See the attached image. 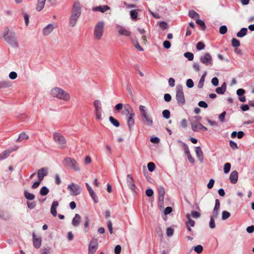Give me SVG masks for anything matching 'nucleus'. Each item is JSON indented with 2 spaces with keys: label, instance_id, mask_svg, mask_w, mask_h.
<instances>
[{
  "label": "nucleus",
  "instance_id": "37998d69",
  "mask_svg": "<svg viewBox=\"0 0 254 254\" xmlns=\"http://www.w3.org/2000/svg\"><path fill=\"white\" fill-rule=\"evenodd\" d=\"M178 142L182 144V147L183 148L185 154L190 152L189 148L186 143L180 140L178 141Z\"/></svg>",
  "mask_w": 254,
  "mask_h": 254
},
{
  "label": "nucleus",
  "instance_id": "f8f14e48",
  "mask_svg": "<svg viewBox=\"0 0 254 254\" xmlns=\"http://www.w3.org/2000/svg\"><path fill=\"white\" fill-rule=\"evenodd\" d=\"M98 245L97 240L92 239L88 246V254H94L98 249Z\"/></svg>",
  "mask_w": 254,
  "mask_h": 254
},
{
  "label": "nucleus",
  "instance_id": "39448f33",
  "mask_svg": "<svg viewBox=\"0 0 254 254\" xmlns=\"http://www.w3.org/2000/svg\"><path fill=\"white\" fill-rule=\"evenodd\" d=\"M176 99L179 105L183 106L185 104L186 100L183 87L181 85H178L176 87Z\"/></svg>",
  "mask_w": 254,
  "mask_h": 254
},
{
  "label": "nucleus",
  "instance_id": "bf43d9fd",
  "mask_svg": "<svg viewBox=\"0 0 254 254\" xmlns=\"http://www.w3.org/2000/svg\"><path fill=\"white\" fill-rule=\"evenodd\" d=\"M229 145L231 148L234 150H236L238 148L237 143L231 140L229 141Z\"/></svg>",
  "mask_w": 254,
  "mask_h": 254
},
{
  "label": "nucleus",
  "instance_id": "4d7b16f0",
  "mask_svg": "<svg viewBox=\"0 0 254 254\" xmlns=\"http://www.w3.org/2000/svg\"><path fill=\"white\" fill-rule=\"evenodd\" d=\"M187 156V158L189 161V162L193 164L194 163V162H195V160L191 156V154H190V152L189 153H186L185 154Z\"/></svg>",
  "mask_w": 254,
  "mask_h": 254
},
{
  "label": "nucleus",
  "instance_id": "9d476101",
  "mask_svg": "<svg viewBox=\"0 0 254 254\" xmlns=\"http://www.w3.org/2000/svg\"><path fill=\"white\" fill-rule=\"evenodd\" d=\"M67 189L72 192L70 194L73 196L79 194L81 191V187L73 183L69 184L67 187Z\"/></svg>",
  "mask_w": 254,
  "mask_h": 254
},
{
  "label": "nucleus",
  "instance_id": "423d86ee",
  "mask_svg": "<svg viewBox=\"0 0 254 254\" xmlns=\"http://www.w3.org/2000/svg\"><path fill=\"white\" fill-rule=\"evenodd\" d=\"M54 141L59 144L60 148L64 149L66 147V140L64 137L59 132H54L53 134Z\"/></svg>",
  "mask_w": 254,
  "mask_h": 254
},
{
  "label": "nucleus",
  "instance_id": "338daca9",
  "mask_svg": "<svg viewBox=\"0 0 254 254\" xmlns=\"http://www.w3.org/2000/svg\"><path fill=\"white\" fill-rule=\"evenodd\" d=\"M146 195L148 197H151L153 195L154 192L152 189H148L145 191Z\"/></svg>",
  "mask_w": 254,
  "mask_h": 254
},
{
  "label": "nucleus",
  "instance_id": "c756f323",
  "mask_svg": "<svg viewBox=\"0 0 254 254\" xmlns=\"http://www.w3.org/2000/svg\"><path fill=\"white\" fill-rule=\"evenodd\" d=\"M24 196L26 199L28 200H32L34 199L35 196L33 193L29 192L27 190L24 191Z\"/></svg>",
  "mask_w": 254,
  "mask_h": 254
},
{
  "label": "nucleus",
  "instance_id": "6e6d98bb",
  "mask_svg": "<svg viewBox=\"0 0 254 254\" xmlns=\"http://www.w3.org/2000/svg\"><path fill=\"white\" fill-rule=\"evenodd\" d=\"M186 85L189 88L193 87L194 86L193 80L190 78L188 79L186 81Z\"/></svg>",
  "mask_w": 254,
  "mask_h": 254
},
{
  "label": "nucleus",
  "instance_id": "13d9d810",
  "mask_svg": "<svg viewBox=\"0 0 254 254\" xmlns=\"http://www.w3.org/2000/svg\"><path fill=\"white\" fill-rule=\"evenodd\" d=\"M209 227L211 229H213L215 227L214 218H213V216H211L210 217V220L209 222Z\"/></svg>",
  "mask_w": 254,
  "mask_h": 254
},
{
  "label": "nucleus",
  "instance_id": "2eb2a0df",
  "mask_svg": "<svg viewBox=\"0 0 254 254\" xmlns=\"http://www.w3.org/2000/svg\"><path fill=\"white\" fill-rule=\"evenodd\" d=\"M48 174V170L47 168H42L38 170L37 172V175L38 179L40 181H42L44 177L47 176Z\"/></svg>",
  "mask_w": 254,
  "mask_h": 254
},
{
  "label": "nucleus",
  "instance_id": "e2e57ef3",
  "mask_svg": "<svg viewBox=\"0 0 254 254\" xmlns=\"http://www.w3.org/2000/svg\"><path fill=\"white\" fill-rule=\"evenodd\" d=\"M174 232V230L173 228L169 227L167 229L166 234L168 236L171 237L173 235Z\"/></svg>",
  "mask_w": 254,
  "mask_h": 254
},
{
  "label": "nucleus",
  "instance_id": "ea45409f",
  "mask_svg": "<svg viewBox=\"0 0 254 254\" xmlns=\"http://www.w3.org/2000/svg\"><path fill=\"white\" fill-rule=\"evenodd\" d=\"M206 72H205L202 75V76L201 77L200 79H199V81L198 82V85H197V87L198 88H201L203 87V84H204V78H205V76L206 75Z\"/></svg>",
  "mask_w": 254,
  "mask_h": 254
},
{
  "label": "nucleus",
  "instance_id": "6ab92c4d",
  "mask_svg": "<svg viewBox=\"0 0 254 254\" xmlns=\"http://www.w3.org/2000/svg\"><path fill=\"white\" fill-rule=\"evenodd\" d=\"M110 7L107 5H103L94 7L93 8L92 10L94 11H99L104 13L106 10L110 9Z\"/></svg>",
  "mask_w": 254,
  "mask_h": 254
},
{
  "label": "nucleus",
  "instance_id": "774afa93",
  "mask_svg": "<svg viewBox=\"0 0 254 254\" xmlns=\"http://www.w3.org/2000/svg\"><path fill=\"white\" fill-rule=\"evenodd\" d=\"M172 210H173V209H172V208L171 207L168 206V207L165 208V210L164 211V213L165 215L169 214H170L172 212Z\"/></svg>",
  "mask_w": 254,
  "mask_h": 254
},
{
  "label": "nucleus",
  "instance_id": "680f3d73",
  "mask_svg": "<svg viewBox=\"0 0 254 254\" xmlns=\"http://www.w3.org/2000/svg\"><path fill=\"white\" fill-rule=\"evenodd\" d=\"M10 86V83L8 81H1L0 82V87L6 88Z\"/></svg>",
  "mask_w": 254,
  "mask_h": 254
},
{
  "label": "nucleus",
  "instance_id": "7ed1b4c3",
  "mask_svg": "<svg viewBox=\"0 0 254 254\" xmlns=\"http://www.w3.org/2000/svg\"><path fill=\"white\" fill-rule=\"evenodd\" d=\"M51 95L54 97H56L64 101H68L70 99L69 94L61 88L55 87L51 90Z\"/></svg>",
  "mask_w": 254,
  "mask_h": 254
},
{
  "label": "nucleus",
  "instance_id": "412c9836",
  "mask_svg": "<svg viewBox=\"0 0 254 254\" xmlns=\"http://www.w3.org/2000/svg\"><path fill=\"white\" fill-rule=\"evenodd\" d=\"M237 94L239 96L238 99L240 101L244 102L246 101V97L244 95L245 90L242 88H240L237 90Z\"/></svg>",
  "mask_w": 254,
  "mask_h": 254
},
{
  "label": "nucleus",
  "instance_id": "864d4df0",
  "mask_svg": "<svg viewBox=\"0 0 254 254\" xmlns=\"http://www.w3.org/2000/svg\"><path fill=\"white\" fill-rule=\"evenodd\" d=\"M203 249V247L200 245L194 247V251L197 254H200L202 252Z\"/></svg>",
  "mask_w": 254,
  "mask_h": 254
},
{
  "label": "nucleus",
  "instance_id": "f704fd0d",
  "mask_svg": "<svg viewBox=\"0 0 254 254\" xmlns=\"http://www.w3.org/2000/svg\"><path fill=\"white\" fill-rule=\"evenodd\" d=\"M29 136L25 132H22L19 135L18 138L17 139V142H20L25 139H28Z\"/></svg>",
  "mask_w": 254,
  "mask_h": 254
},
{
  "label": "nucleus",
  "instance_id": "58836bf2",
  "mask_svg": "<svg viewBox=\"0 0 254 254\" xmlns=\"http://www.w3.org/2000/svg\"><path fill=\"white\" fill-rule=\"evenodd\" d=\"M186 217L188 219V221L186 222V225H188L190 226L193 227L195 224L194 221L191 219L189 214H187Z\"/></svg>",
  "mask_w": 254,
  "mask_h": 254
},
{
  "label": "nucleus",
  "instance_id": "a19ab883",
  "mask_svg": "<svg viewBox=\"0 0 254 254\" xmlns=\"http://www.w3.org/2000/svg\"><path fill=\"white\" fill-rule=\"evenodd\" d=\"M231 44L233 47L236 48L240 46V42L237 39L234 38L231 40Z\"/></svg>",
  "mask_w": 254,
  "mask_h": 254
},
{
  "label": "nucleus",
  "instance_id": "cd10ccee",
  "mask_svg": "<svg viewBox=\"0 0 254 254\" xmlns=\"http://www.w3.org/2000/svg\"><path fill=\"white\" fill-rule=\"evenodd\" d=\"M124 109L126 111L124 114L126 116L130 115L132 113H134L131 107L128 104L124 105Z\"/></svg>",
  "mask_w": 254,
  "mask_h": 254
},
{
  "label": "nucleus",
  "instance_id": "4c0bfd02",
  "mask_svg": "<svg viewBox=\"0 0 254 254\" xmlns=\"http://www.w3.org/2000/svg\"><path fill=\"white\" fill-rule=\"evenodd\" d=\"M49 192V189L47 187L44 186L41 188V189L40 190V194L41 195L45 196V195H46L47 194H48Z\"/></svg>",
  "mask_w": 254,
  "mask_h": 254
},
{
  "label": "nucleus",
  "instance_id": "aec40b11",
  "mask_svg": "<svg viewBox=\"0 0 254 254\" xmlns=\"http://www.w3.org/2000/svg\"><path fill=\"white\" fill-rule=\"evenodd\" d=\"M141 11V9H133L131 10L129 12V15L131 19L134 21H135L139 18H138V12Z\"/></svg>",
  "mask_w": 254,
  "mask_h": 254
},
{
  "label": "nucleus",
  "instance_id": "2f4dec72",
  "mask_svg": "<svg viewBox=\"0 0 254 254\" xmlns=\"http://www.w3.org/2000/svg\"><path fill=\"white\" fill-rule=\"evenodd\" d=\"M189 16L190 18L195 19L199 17V15L194 10H190L189 11Z\"/></svg>",
  "mask_w": 254,
  "mask_h": 254
},
{
  "label": "nucleus",
  "instance_id": "5701e85b",
  "mask_svg": "<svg viewBox=\"0 0 254 254\" xmlns=\"http://www.w3.org/2000/svg\"><path fill=\"white\" fill-rule=\"evenodd\" d=\"M142 118V122L146 125L151 126L153 125L152 118L149 116L148 114L146 116H143Z\"/></svg>",
  "mask_w": 254,
  "mask_h": 254
},
{
  "label": "nucleus",
  "instance_id": "e433bc0d",
  "mask_svg": "<svg viewBox=\"0 0 254 254\" xmlns=\"http://www.w3.org/2000/svg\"><path fill=\"white\" fill-rule=\"evenodd\" d=\"M139 109L141 114V118L148 114L147 113V109L145 106L140 105L139 106Z\"/></svg>",
  "mask_w": 254,
  "mask_h": 254
},
{
  "label": "nucleus",
  "instance_id": "393cba45",
  "mask_svg": "<svg viewBox=\"0 0 254 254\" xmlns=\"http://www.w3.org/2000/svg\"><path fill=\"white\" fill-rule=\"evenodd\" d=\"M81 220V217L79 214H75L74 217L72 220V225L74 227H77L79 225Z\"/></svg>",
  "mask_w": 254,
  "mask_h": 254
},
{
  "label": "nucleus",
  "instance_id": "bb28decb",
  "mask_svg": "<svg viewBox=\"0 0 254 254\" xmlns=\"http://www.w3.org/2000/svg\"><path fill=\"white\" fill-rule=\"evenodd\" d=\"M226 84L224 82L221 87H217L215 89L216 92L218 94H223L226 91Z\"/></svg>",
  "mask_w": 254,
  "mask_h": 254
},
{
  "label": "nucleus",
  "instance_id": "72a5a7b5",
  "mask_svg": "<svg viewBox=\"0 0 254 254\" xmlns=\"http://www.w3.org/2000/svg\"><path fill=\"white\" fill-rule=\"evenodd\" d=\"M110 123L115 127H119L120 125V122L112 116H110L109 118Z\"/></svg>",
  "mask_w": 254,
  "mask_h": 254
},
{
  "label": "nucleus",
  "instance_id": "f257e3e1",
  "mask_svg": "<svg viewBox=\"0 0 254 254\" xmlns=\"http://www.w3.org/2000/svg\"><path fill=\"white\" fill-rule=\"evenodd\" d=\"M1 38H3L11 47L14 48L19 47L15 33L10 31L8 27L4 29Z\"/></svg>",
  "mask_w": 254,
  "mask_h": 254
},
{
  "label": "nucleus",
  "instance_id": "69168bd1",
  "mask_svg": "<svg viewBox=\"0 0 254 254\" xmlns=\"http://www.w3.org/2000/svg\"><path fill=\"white\" fill-rule=\"evenodd\" d=\"M163 45L165 49H168L171 47V44L170 41L168 40H165L164 41Z\"/></svg>",
  "mask_w": 254,
  "mask_h": 254
},
{
  "label": "nucleus",
  "instance_id": "a878e982",
  "mask_svg": "<svg viewBox=\"0 0 254 254\" xmlns=\"http://www.w3.org/2000/svg\"><path fill=\"white\" fill-rule=\"evenodd\" d=\"M198 124H201L198 122H193L191 123V129L195 132H199L201 130V127Z\"/></svg>",
  "mask_w": 254,
  "mask_h": 254
},
{
  "label": "nucleus",
  "instance_id": "5fc2aeb1",
  "mask_svg": "<svg viewBox=\"0 0 254 254\" xmlns=\"http://www.w3.org/2000/svg\"><path fill=\"white\" fill-rule=\"evenodd\" d=\"M227 32V27L226 25H223L219 28V32L221 34H225Z\"/></svg>",
  "mask_w": 254,
  "mask_h": 254
},
{
  "label": "nucleus",
  "instance_id": "3c124183",
  "mask_svg": "<svg viewBox=\"0 0 254 254\" xmlns=\"http://www.w3.org/2000/svg\"><path fill=\"white\" fill-rule=\"evenodd\" d=\"M90 196L92 197L93 200H94V202L95 203H97L98 202V197L97 196L95 192L93 191H91L89 193Z\"/></svg>",
  "mask_w": 254,
  "mask_h": 254
},
{
  "label": "nucleus",
  "instance_id": "20e7f679",
  "mask_svg": "<svg viewBox=\"0 0 254 254\" xmlns=\"http://www.w3.org/2000/svg\"><path fill=\"white\" fill-rule=\"evenodd\" d=\"M63 163L65 167L72 169L75 171H79V168L77 166L76 161L73 158L66 157L63 160Z\"/></svg>",
  "mask_w": 254,
  "mask_h": 254
},
{
  "label": "nucleus",
  "instance_id": "a18cd8bd",
  "mask_svg": "<svg viewBox=\"0 0 254 254\" xmlns=\"http://www.w3.org/2000/svg\"><path fill=\"white\" fill-rule=\"evenodd\" d=\"M231 164L230 163H226L224 164L223 171L225 174H228L231 169Z\"/></svg>",
  "mask_w": 254,
  "mask_h": 254
},
{
  "label": "nucleus",
  "instance_id": "de8ad7c7",
  "mask_svg": "<svg viewBox=\"0 0 254 254\" xmlns=\"http://www.w3.org/2000/svg\"><path fill=\"white\" fill-rule=\"evenodd\" d=\"M147 168L149 171L152 172L155 169V165L153 162H150L147 164Z\"/></svg>",
  "mask_w": 254,
  "mask_h": 254
},
{
  "label": "nucleus",
  "instance_id": "c03bdc74",
  "mask_svg": "<svg viewBox=\"0 0 254 254\" xmlns=\"http://www.w3.org/2000/svg\"><path fill=\"white\" fill-rule=\"evenodd\" d=\"M205 45L203 42H199L196 44V48L197 51H201L205 48Z\"/></svg>",
  "mask_w": 254,
  "mask_h": 254
},
{
  "label": "nucleus",
  "instance_id": "8fccbe9b",
  "mask_svg": "<svg viewBox=\"0 0 254 254\" xmlns=\"http://www.w3.org/2000/svg\"><path fill=\"white\" fill-rule=\"evenodd\" d=\"M159 25L163 30H166L169 27L168 24L165 21L160 22Z\"/></svg>",
  "mask_w": 254,
  "mask_h": 254
},
{
  "label": "nucleus",
  "instance_id": "4be33fe9",
  "mask_svg": "<svg viewBox=\"0 0 254 254\" xmlns=\"http://www.w3.org/2000/svg\"><path fill=\"white\" fill-rule=\"evenodd\" d=\"M195 151L196 153V155L200 162H203V152L201 150V148L200 146H197L195 147Z\"/></svg>",
  "mask_w": 254,
  "mask_h": 254
},
{
  "label": "nucleus",
  "instance_id": "49530a36",
  "mask_svg": "<svg viewBox=\"0 0 254 254\" xmlns=\"http://www.w3.org/2000/svg\"><path fill=\"white\" fill-rule=\"evenodd\" d=\"M230 216V213L227 211H223L222 213V219L225 220Z\"/></svg>",
  "mask_w": 254,
  "mask_h": 254
},
{
  "label": "nucleus",
  "instance_id": "7c9ffc66",
  "mask_svg": "<svg viewBox=\"0 0 254 254\" xmlns=\"http://www.w3.org/2000/svg\"><path fill=\"white\" fill-rule=\"evenodd\" d=\"M46 0H38V2L36 7V10L37 11H40L43 9L45 6Z\"/></svg>",
  "mask_w": 254,
  "mask_h": 254
},
{
  "label": "nucleus",
  "instance_id": "0e129e2a",
  "mask_svg": "<svg viewBox=\"0 0 254 254\" xmlns=\"http://www.w3.org/2000/svg\"><path fill=\"white\" fill-rule=\"evenodd\" d=\"M107 227L108 228L109 232L111 234L113 233V227H112V223L111 220H109L107 221Z\"/></svg>",
  "mask_w": 254,
  "mask_h": 254
},
{
  "label": "nucleus",
  "instance_id": "ddd939ff",
  "mask_svg": "<svg viewBox=\"0 0 254 254\" xmlns=\"http://www.w3.org/2000/svg\"><path fill=\"white\" fill-rule=\"evenodd\" d=\"M127 183L129 188L131 189L133 192H136L135 190L136 189V187L134 183V181L131 175L128 174L127 175Z\"/></svg>",
  "mask_w": 254,
  "mask_h": 254
},
{
  "label": "nucleus",
  "instance_id": "c9c22d12",
  "mask_svg": "<svg viewBox=\"0 0 254 254\" xmlns=\"http://www.w3.org/2000/svg\"><path fill=\"white\" fill-rule=\"evenodd\" d=\"M196 23L200 26L202 30H204L206 29V27L204 22L203 20L197 18L196 19Z\"/></svg>",
  "mask_w": 254,
  "mask_h": 254
},
{
  "label": "nucleus",
  "instance_id": "c85d7f7f",
  "mask_svg": "<svg viewBox=\"0 0 254 254\" xmlns=\"http://www.w3.org/2000/svg\"><path fill=\"white\" fill-rule=\"evenodd\" d=\"M248 29L247 28H242L240 31L237 33L236 36L239 38L244 37L247 35Z\"/></svg>",
  "mask_w": 254,
  "mask_h": 254
},
{
  "label": "nucleus",
  "instance_id": "b1692460",
  "mask_svg": "<svg viewBox=\"0 0 254 254\" xmlns=\"http://www.w3.org/2000/svg\"><path fill=\"white\" fill-rule=\"evenodd\" d=\"M59 205V202L57 201H54L53 202L51 208V213L54 216L56 217L57 215V207Z\"/></svg>",
  "mask_w": 254,
  "mask_h": 254
},
{
  "label": "nucleus",
  "instance_id": "1a4fd4ad",
  "mask_svg": "<svg viewBox=\"0 0 254 254\" xmlns=\"http://www.w3.org/2000/svg\"><path fill=\"white\" fill-rule=\"evenodd\" d=\"M200 62L206 65L211 66L213 64L212 58L209 53H205L203 56H200Z\"/></svg>",
  "mask_w": 254,
  "mask_h": 254
},
{
  "label": "nucleus",
  "instance_id": "473e14b6",
  "mask_svg": "<svg viewBox=\"0 0 254 254\" xmlns=\"http://www.w3.org/2000/svg\"><path fill=\"white\" fill-rule=\"evenodd\" d=\"M118 33L121 35H124L127 37L130 36L131 34V32L123 28H121L119 30Z\"/></svg>",
  "mask_w": 254,
  "mask_h": 254
},
{
  "label": "nucleus",
  "instance_id": "a211bd4d",
  "mask_svg": "<svg viewBox=\"0 0 254 254\" xmlns=\"http://www.w3.org/2000/svg\"><path fill=\"white\" fill-rule=\"evenodd\" d=\"M55 26L53 24H49L43 30V34L44 35H49L55 29Z\"/></svg>",
  "mask_w": 254,
  "mask_h": 254
},
{
  "label": "nucleus",
  "instance_id": "f03ea898",
  "mask_svg": "<svg viewBox=\"0 0 254 254\" xmlns=\"http://www.w3.org/2000/svg\"><path fill=\"white\" fill-rule=\"evenodd\" d=\"M81 15V6L78 1L75 2L73 5L71 14L69 17V22L71 27H74L78 18Z\"/></svg>",
  "mask_w": 254,
  "mask_h": 254
},
{
  "label": "nucleus",
  "instance_id": "6e6552de",
  "mask_svg": "<svg viewBox=\"0 0 254 254\" xmlns=\"http://www.w3.org/2000/svg\"><path fill=\"white\" fill-rule=\"evenodd\" d=\"M95 107V114L96 119L98 120H101L102 118V107L101 103L100 100H96L93 103Z\"/></svg>",
  "mask_w": 254,
  "mask_h": 254
},
{
  "label": "nucleus",
  "instance_id": "f3484780",
  "mask_svg": "<svg viewBox=\"0 0 254 254\" xmlns=\"http://www.w3.org/2000/svg\"><path fill=\"white\" fill-rule=\"evenodd\" d=\"M238 179V173L236 170L233 171L230 175L229 179L230 182L233 184L237 183Z\"/></svg>",
  "mask_w": 254,
  "mask_h": 254
},
{
  "label": "nucleus",
  "instance_id": "603ef678",
  "mask_svg": "<svg viewBox=\"0 0 254 254\" xmlns=\"http://www.w3.org/2000/svg\"><path fill=\"white\" fill-rule=\"evenodd\" d=\"M162 115L165 119H168L170 117V112L168 110H164L162 112Z\"/></svg>",
  "mask_w": 254,
  "mask_h": 254
},
{
  "label": "nucleus",
  "instance_id": "dca6fc26",
  "mask_svg": "<svg viewBox=\"0 0 254 254\" xmlns=\"http://www.w3.org/2000/svg\"><path fill=\"white\" fill-rule=\"evenodd\" d=\"M33 246L36 249H39L41 246L42 239L41 238H36V234L33 233L32 234Z\"/></svg>",
  "mask_w": 254,
  "mask_h": 254
},
{
  "label": "nucleus",
  "instance_id": "79ce46f5",
  "mask_svg": "<svg viewBox=\"0 0 254 254\" xmlns=\"http://www.w3.org/2000/svg\"><path fill=\"white\" fill-rule=\"evenodd\" d=\"M184 57L188 59V60L190 61H191L193 60L194 55L192 53L187 52L185 53L184 54Z\"/></svg>",
  "mask_w": 254,
  "mask_h": 254
},
{
  "label": "nucleus",
  "instance_id": "09e8293b",
  "mask_svg": "<svg viewBox=\"0 0 254 254\" xmlns=\"http://www.w3.org/2000/svg\"><path fill=\"white\" fill-rule=\"evenodd\" d=\"M27 205L28 208L29 209H33L35 208V207L36 206V203L35 201L31 202L29 201H27Z\"/></svg>",
  "mask_w": 254,
  "mask_h": 254
},
{
  "label": "nucleus",
  "instance_id": "4468645a",
  "mask_svg": "<svg viewBox=\"0 0 254 254\" xmlns=\"http://www.w3.org/2000/svg\"><path fill=\"white\" fill-rule=\"evenodd\" d=\"M135 116L134 113H132L127 118V124L130 131L132 130V127L134 125V120L133 117Z\"/></svg>",
  "mask_w": 254,
  "mask_h": 254
},
{
  "label": "nucleus",
  "instance_id": "0eeeda50",
  "mask_svg": "<svg viewBox=\"0 0 254 254\" xmlns=\"http://www.w3.org/2000/svg\"><path fill=\"white\" fill-rule=\"evenodd\" d=\"M104 24L103 21H100L95 27L94 35L97 40H100L103 36Z\"/></svg>",
  "mask_w": 254,
  "mask_h": 254
},
{
  "label": "nucleus",
  "instance_id": "052dcab7",
  "mask_svg": "<svg viewBox=\"0 0 254 254\" xmlns=\"http://www.w3.org/2000/svg\"><path fill=\"white\" fill-rule=\"evenodd\" d=\"M89 219L88 217L86 218V220L85 221L84 226V230L85 232H87L89 229Z\"/></svg>",
  "mask_w": 254,
  "mask_h": 254
},
{
  "label": "nucleus",
  "instance_id": "9b49d317",
  "mask_svg": "<svg viewBox=\"0 0 254 254\" xmlns=\"http://www.w3.org/2000/svg\"><path fill=\"white\" fill-rule=\"evenodd\" d=\"M158 205L162 207L164 204V198L165 194V188L163 186H159L158 188Z\"/></svg>",
  "mask_w": 254,
  "mask_h": 254
}]
</instances>
